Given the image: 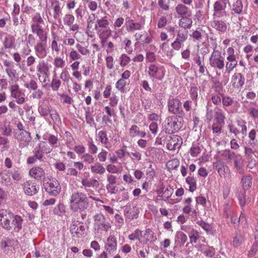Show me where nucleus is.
I'll use <instances>...</instances> for the list:
<instances>
[{"label": "nucleus", "instance_id": "aec40b11", "mask_svg": "<svg viewBox=\"0 0 258 258\" xmlns=\"http://www.w3.org/2000/svg\"><path fill=\"white\" fill-rule=\"evenodd\" d=\"M44 21L40 14L34 16L31 22V29L32 33L43 29Z\"/></svg>", "mask_w": 258, "mask_h": 258}, {"label": "nucleus", "instance_id": "de8ad7c7", "mask_svg": "<svg viewBox=\"0 0 258 258\" xmlns=\"http://www.w3.org/2000/svg\"><path fill=\"white\" fill-rule=\"evenodd\" d=\"M202 146H200L198 144H194L190 148L189 153L192 157H197L202 152Z\"/></svg>", "mask_w": 258, "mask_h": 258}, {"label": "nucleus", "instance_id": "3c124183", "mask_svg": "<svg viewBox=\"0 0 258 258\" xmlns=\"http://www.w3.org/2000/svg\"><path fill=\"white\" fill-rule=\"evenodd\" d=\"M52 148L46 142L41 141L38 144V149L44 154H48L52 151Z\"/></svg>", "mask_w": 258, "mask_h": 258}, {"label": "nucleus", "instance_id": "20e7f679", "mask_svg": "<svg viewBox=\"0 0 258 258\" xmlns=\"http://www.w3.org/2000/svg\"><path fill=\"white\" fill-rule=\"evenodd\" d=\"M230 5L228 0H218L215 2L213 5V18H225L229 16L227 11L228 6Z\"/></svg>", "mask_w": 258, "mask_h": 258}, {"label": "nucleus", "instance_id": "864d4df0", "mask_svg": "<svg viewBox=\"0 0 258 258\" xmlns=\"http://www.w3.org/2000/svg\"><path fill=\"white\" fill-rule=\"evenodd\" d=\"M188 236L191 243H196L200 237L199 232L193 228L188 232Z\"/></svg>", "mask_w": 258, "mask_h": 258}, {"label": "nucleus", "instance_id": "ea45409f", "mask_svg": "<svg viewBox=\"0 0 258 258\" xmlns=\"http://www.w3.org/2000/svg\"><path fill=\"white\" fill-rule=\"evenodd\" d=\"M189 17H182L178 21V25L184 30L190 29L192 25V20Z\"/></svg>", "mask_w": 258, "mask_h": 258}, {"label": "nucleus", "instance_id": "2eb2a0df", "mask_svg": "<svg viewBox=\"0 0 258 258\" xmlns=\"http://www.w3.org/2000/svg\"><path fill=\"white\" fill-rule=\"evenodd\" d=\"M157 239V236L152 229L146 228L144 231H142V244H153Z\"/></svg>", "mask_w": 258, "mask_h": 258}, {"label": "nucleus", "instance_id": "f257e3e1", "mask_svg": "<svg viewBox=\"0 0 258 258\" xmlns=\"http://www.w3.org/2000/svg\"><path fill=\"white\" fill-rule=\"evenodd\" d=\"M70 200L71 209L75 211H83L89 206L88 198L83 192L78 191L73 192Z\"/></svg>", "mask_w": 258, "mask_h": 258}, {"label": "nucleus", "instance_id": "bb28decb", "mask_svg": "<svg viewBox=\"0 0 258 258\" xmlns=\"http://www.w3.org/2000/svg\"><path fill=\"white\" fill-rule=\"evenodd\" d=\"M245 79L241 73H235L231 78L232 86L235 89L241 88L244 84Z\"/></svg>", "mask_w": 258, "mask_h": 258}, {"label": "nucleus", "instance_id": "cd10ccee", "mask_svg": "<svg viewBox=\"0 0 258 258\" xmlns=\"http://www.w3.org/2000/svg\"><path fill=\"white\" fill-rule=\"evenodd\" d=\"M29 175L38 180L43 179L45 177L44 170L39 166L32 168L29 171Z\"/></svg>", "mask_w": 258, "mask_h": 258}, {"label": "nucleus", "instance_id": "9b49d317", "mask_svg": "<svg viewBox=\"0 0 258 258\" xmlns=\"http://www.w3.org/2000/svg\"><path fill=\"white\" fill-rule=\"evenodd\" d=\"M167 106L169 112L174 114H178L183 116L184 114V111L181 108L180 100L173 97L169 98L167 102Z\"/></svg>", "mask_w": 258, "mask_h": 258}, {"label": "nucleus", "instance_id": "4468645a", "mask_svg": "<svg viewBox=\"0 0 258 258\" xmlns=\"http://www.w3.org/2000/svg\"><path fill=\"white\" fill-rule=\"evenodd\" d=\"M64 26L69 28L71 32H78L80 29V26L75 22V17L71 14H66L62 18Z\"/></svg>", "mask_w": 258, "mask_h": 258}, {"label": "nucleus", "instance_id": "0eeeda50", "mask_svg": "<svg viewBox=\"0 0 258 258\" xmlns=\"http://www.w3.org/2000/svg\"><path fill=\"white\" fill-rule=\"evenodd\" d=\"M235 123L236 125L232 123L227 125L229 133L233 134L235 137H237L240 133L243 136H245L247 131L246 121L243 119H238L236 120Z\"/></svg>", "mask_w": 258, "mask_h": 258}, {"label": "nucleus", "instance_id": "f8f14e48", "mask_svg": "<svg viewBox=\"0 0 258 258\" xmlns=\"http://www.w3.org/2000/svg\"><path fill=\"white\" fill-rule=\"evenodd\" d=\"M45 191L49 195L56 196L61 190V186L58 181L55 178L50 179L43 184Z\"/></svg>", "mask_w": 258, "mask_h": 258}, {"label": "nucleus", "instance_id": "f704fd0d", "mask_svg": "<svg viewBox=\"0 0 258 258\" xmlns=\"http://www.w3.org/2000/svg\"><path fill=\"white\" fill-rule=\"evenodd\" d=\"M42 138L44 140L47 141L52 148L57 147L59 141L57 136L46 133L43 135Z\"/></svg>", "mask_w": 258, "mask_h": 258}, {"label": "nucleus", "instance_id": "412c9836", "mask_svg": "<svg viewBox=\"0 0 258 258\" xmlns=\"http://www.w3.org/2000/svg\"><path fill=\"white\" fill-rule=\"evenodd\" d=\"M220 18H213L211 22V26L219 32L224 33L226 31L227 26L225 20H219Z\"/></svg>", "mask_w": 258, "mask_h": 258}, {"label": "nucleus", "instance_id": "6ab92c4d", "mask_svg": "<svg viewBox=\"0 0 258 258\" xmlns=\"http://www.w3.org/2000/svg\"><path fill=\"white\" fill-rule=\"evenodd\" d=\"M34 49L36 56L40 59L44 58L47 55V43L37 42Z\"/></svg>", "mask_w": 258, "mask_h": 258}, {"label": "nucleus", "instance_id": "423d86ee", "mask_svg": "<svg viewBox=\"0 0 258 258\" xmlns=\"http://www.w3.org/2000/svg\"><path fill=\"white\" fill-rule=\"evenodd\" d=\"M238 61L235 54V50L232 47L227 49V56L225 62V74H230L237 66Z\"/></svg>", "mask_w": 258, "mask_h": 258}, {"label": "nucleus", "instance_id": "393cba45", "mask_svg": "<svg viewBox=\"0 0 258 258\" xmlns=\"http://www.w3.org/2000/svg\"><path fill=\"white\" fill-rule=\"evenodd\" d=\"M37 71L43 75V80L42 83H45L47 79L49 77V68L48 63H46L44 60L39 62L37 66Z\"/></svg>", "mask_w": 258, "mask_h": 258}, {"label": "nucleus", "instance_id": "a19ab883", "mask_svg": "<svg viewBox=\"0 0 258 258\" xmlns=\"http://www.w3.org/2000/svg\"><path fill=\"white\" fill-rule=\"evenodd\" d=\"M142 237V231L139 229H136L132 233L128 235V239L131 241L138 240L141 244Z\"/></svg>", "mask_w": 258, "mask_h": 258}, {"label": "nucleus", "instance_id": "680f3d73", "mask_svg": "<svg viewBox=\"0 0 258 258\" xmlns=\"http://www.w3.org/2000/svg\"><path fill=\"white\" fill-rule=\"evenodd\" d=\"M243 10V4L241 0H237L232 5V11L236 14H241Z\"/></svg>", "mask_w": 258, "mask_h": 258}, {"label": "nucleus", "instance_id": "c85d7f7f", "mask_svg": "<svg viewBox=\"0 0 258 258\" xmlns=\"http://www.w3.org/2000/svg\"><path fill=\"white\" fill-rule=\"evenodd\" d=\"M234 167L236 171L240 174L244 173V159L239 154L234 156L233 158Z\"/></svg>", "mask_w": 258, "mask_h": 258}, {"label": "nucleus", "instance_id": "dca6fc26", "mask_svg": "<svg viewBox=\"0 0 258 258\" xmlns=\"http://www.w3.org/2000/svg\"><path fill=\"white\" fill-rule=\"evenodd\" d=\"M70 232L73 237H81L85 233V228L82 223L74 221L70 226Z\"/></svg>", "mask_w": 258, "mask_h": 258}, {"label": "nucleus", "instance_id": "13d9d810", "mask_svg": "<svg viewBox=\"0 0 258 258\" xmlns=\"http://www.w3.org/2000/svg\"><path fill=\"white\" fill-rule=\"evenodd\" d=\"M38 111L42 116H46L51 111L50 107L47 104H41L38 108Z\"/></svg>", "mask_w": 258, "mask_h": 258}, {"label": "nucleus", "instance_id": "473e14b6", "mask_svg": "<svg viewBox=\"0 0 258 258\" xmlns=\"http://www.w3.org/2000/svg\"><path fill=\"white\" fill-rule=\"evenodd\" d=\"M53 9V17L54 19H58L62 15V7L58 0H53L51 2Z\"/></svg>", "mask_w": 258, "mask_h": 258}, {"label": "nucleus", "instance_id": "774afa93", "mask_svg": "<svg viewBox=\"0 0 258 258\" xmlns=\"http://www.w3.org/2000/svg\"><path fill=\"white\" fill-rule=\"evenodd\" d=\"M128 84L127 81L123 79H119L115 83L116 88L122 93L125 92V87Z\"/></svg>", "mask_w": 258, "mask_h": 258}, {"label": "nucleus", "instance_id": "0e129e2a", "mask_svg": "<svg viewBox=\"0 0 258 258\" xmlns=\"http://www.w3.org/2000/svg\"><path fill=\"white\" fill-rule=\"evenodd\" d=\"M203 254L207 257H212L215 254V250L213 247L204 246L202 250Z\"/></svg>", "mask_w": 258, "mask_h": 258}, {"label": "nucleus", "instance_id": "a18cd8bd", "mask_svg": "<svg viewBox=\"0 0 258 258\" xmlns=\"http://www.w3.org/2000/svg\"><path fill=\"white\" fill-rule=\"evenodd\" d=\"M199 88L195 85H191L189 90V94L191 99L197 104Z\"/></svg>", "mask_w": 258, "mask_h": 258}, {"label": "nucleus", "instance_id": "e433bc0d", "mask_svg": "<svg viewBox=\"0 0 258 258\" xmlns=\"http://www.w3.org/2000/svg\"><path fill=\"white\" fill-rule=\"evenodd\" d=\"M61 81L57 77L56 70L53 69V76L50 85L52 90L53 91H58L61 86Z\"/></svg>", "mask_w": 258, "mask_h": 258}, {"label": "nucleus", "instance_id": "72a5a7b5", "mask_svg": "<svg viewBox=\"0 0 258 258\" xmlns=\"http://www.w3.org/2000/svg\"><path fill=\"white\" fill-rule=\"evenodd\" d=\"M108 19L109 16L107 15H105L100 19H98L95 25V30L97 31L109 27L108 26L110 23Z\"/></svg>", "mask_w": 258, "mask_h": 258}, {"label": "nucleus", "instance_id": "69168bd1", "mask_svg": "<svg viewBox=\"0 0 258 258\" xmlns=\"http://www.w3.org/2000/svg\"><path fill=\"white\" fill-rule=\"evenodd\" d=\"M223 124V123L216 121L214 122L212 126V130L213 133L215 134L216 136H219L222 132V126Z\"/></svg>", "mask_w": 258, "mask_h": 258}, {"label": "nucleus", "instance_id": "4c0bfd02", "mask_svg": "<svg viewBox=\"0 0 258 258\" xmlns=\"http://www.w3.org/2000/svg\"><path fill=\"white\" fill-rule=\"evenodd\" d=\"M175 11L180 16H187L190 17L191 15V11L184 4H178L175 8Z\"/></svg>", "mask_w": 258, "mask_h": 258}, {"label": "nucleus", "instance_id": "338daca9", "mask_svg": "<svg viewBox=\"0 0 258 258\" xmlns=\"http://www.w3.org/2000/svg\"><path fill=\"white\" fill-rule=\"evenodd\" d=\"M53 214L58 216H61L63 214L66 212V208L63 204H58L57 206H56L53 210Z\"/></svg>", "mask_w": 258, "mask_h": 258}, {"label": "nucleus", "instance_id": "f3484780", "mask_svg": "<svg viewBox=\"0 0 258 258\" xmlns=\"http://www.w3.org/2000/svg\"><path fill=\"white\" fill-rule=\"evenodd\" d=\"M117 239L114 235L110 234L104 244V249L109 254H113L117 250Z\"/></svg>", "mask_w": 258, "mask_h": 258}, {"label": "nucleus", "instance_id": "2f4dec72", "mask_svg": "<svg viewBox=\"0 0 258 258\" xmlns=\"http://www.w3.org/2000/svg\"><path fill=\"white\" fill-rule=\"evenodd\" d=\"M14 137L18 141L28 143L31 140L30 133L26 131L14 132Z\"/></svg>", "mask_w": 258, "mask_h": 258}, {"label": "nucleus", "instance_id": "e2e57ef3", "mask_svg": "<svg viewBox=\"0 0 258 258\" xmlns=\"http://www.w3.org/2000/svg\"><path fill=\"white\" fill-rule=\"evenodd\" d=\"M82 57L81 55L74 48H71L69 53V61L72 62L73 61L78 60Z\"/></svg>", "mask_w": 258, "mask_h": 258}, {"label": "nucleus", "instance_id": "4d7b16f0", "mask_svg": "<svg viewBox=\"0 0 258 258\" xmlns=\"http://www.w3.org/2000/svg\"><path fill=\"white\" fill-rule=\"evenodd\" d=\"M9 140L7 137L0 135V147H2L1 152L8 150L10 148Z\"/></svg>", "mask_w": 258, "mask_h": 258}, {"label": "nucleus", "instance_id": "37998d69", "mask_svg": "<svg viewBox=\"0 0 258 258\" xmlns=\"http://www.w3.org/2000/svg\"><path fill=\"white\" fill-rule=\"evenodd\" d=\"M11 96L16 99V102L18 104H22L25 102L26 100L25 97V94L21 90L13 93Z\"/></svg>", "mask_w": 258, "mask_h": 258}, {"label": "nucleus", "instance_id": "bf43d9fd", "mask_svg": "<svg viewBox=\"0 0 258 258\" xmlns=\"http://www.w3.org/2000/svg\"><path fill=\"white\" fill-rule=\"evenodd\" d=\"M186 182L189 185V190L194 192L197 189V181L196 179L191 176H188L186 178Z\"/></svg>", "mask_w": 258, "mask_h": 258}, {"label": "nucleus", "instance_id": "39448f33", "mask_svg": "<svg viewBox=\"0 0 258 258\" xmlns=\"http://www.w3.org/2000/svg\"><path fill=\"white\" fill-rule=\"evenodd\" d=\"M209 64L212 68L220 71L224 68V58L222 56L221 52L215 48L209 58Z\"/></svg>", "mask_w": 258, "mask_h": 258}, {"label": "nucleus", "instance_id": "a878e982", "mask_svg": "<svg viewBox=\"0 0 258 258\" xmlns=\"http://www.w3.org/2000/svg\"><path fill=\"white\" fill-rule=\"evenodd\" d=\"M81 184L85 189V191L89 193L93 192V191L91 190L89 188L97 186L98 185V181L95 179L83 177L81 180Z\"/></svg>", "mask_w": 258, "mask_h": 258}, {"label": "nucleus", "instance_id": "79ce46f5", "mask_svg": "<svg viewBox=\"0 0 258 258\" xmlns=\"http://www.w3.org/2000/svg\"><path fill=\"white\" fill-rule=\"evenodd\" d=\"M35 34L39 39L38 42L47 43L48 39V32L44 28L36 31L33 33Z\"/></svg>", "mask_w": 258, "mask_h": 258}, {"label": "nucleus", "instance_id": "09e8293b", "mask_svg": "<svg viewBox=\"0 0 258 258\" xmlns=\"http://www.w3.org/2000/svg\"><path fill=\"white\" fill-rule=\"evenodd\" d=\"M244 240V235L241 233H237L233 237V245L234 247H237L240 246Z\"/></svg>", "mask_w": 258, "mask_h": 258}, {"label": "nucleus", "instance_id": "1a4fd4ad", "mask_svg": "<svg viewBox=\"0 0 258 258\" xmlns=\"http://www.w3.org/2000/svg\"><path fill=\"white\" fill-rule=\"evenodd\" d=\"M94 228L98 232L101 230L107 232L110 229L111 224L106 221L104 216L101 214H96L94 216Z\"/></svg>", "mask_w": 258, "mask_h": 258}, {"label": "nucleus", "instance_id": "ddd939ff", "mask_svg": "<svg viewBox=\"0 0 258 258\" xmlns=\"http://www.w3.org/2000/svg\"><path fill=\"white\" fill-rule=\"evenodd\" d=\"M144 22H137L130 17H126L125 19V29L129 33L141 30L144 28Z\"/></svg>", "mask_w": 258, "mask_h": 258}, {"label": "nucleus", "instance_id": "a211bd4d", "mask_svg": "<svg viewBox=\"0 0 258 258\" xmlns=\"http://www.w3.org/2000/svg\"><path fill=\"white\" fill-rule=\"evenodd\" d=\"M170 139L168 140L167 148L169 150H175L180 147L182 143V138L177 135H173L170 136Z\"/></svg>", "mask_w": 258, "mask_h": 258}, {"label": "nucleus", "instance_id": "49530a36", "mask_svg": "<svg viewBox=\"0 0 258 258\" xmlns=\"http://www.w3.org/2000/svg\"><path fill=\"white\" fill-rule=\"evenodd\" d=\"M2 182L7 186L12 184V182L10 177V170H4L1 173Z\"/></svg>", "mask_w": 258, "mask_h": 258}, {"label": "nucleus", "instance_id": "5fc2aeb1", "mask_svg": "<svg viewBox=\"0 0 258 258\" xmlns=\"http://www.w3.org/2000/svg\"><path fill=\"white\" fill-rule=\"evenodd\" d=\"M187 240V237L185 234L181 231H177L175 236V241L176 242H180L183 245Z\"/></svg>", "mask_w": 258, "mask_h": 258}, {"label": "nucleus", "instance_id": "9d476101", "mask_svg": "<svg viewBox=\"0 0 258 258\" xmlns=\"http://www.w3.org/2000/svg\"><path fill=\"white\" fill-rule=\"evenodd\" d=\"M0 225L5 230L10 231L12 229L11 223L14 214L6 209L0 210Z\"/></svg>", "mask_w": 258, "mask_h": 258}, {"label": "nucleus", "instance_id": "c9c22d12", "mask_svg": "<svg viewBox=\"0 0 258 258\" xmlns=\"http://www.w3.org/2000/svg\"><path fill=\"white\" fill-rule=\"evenodd\" d=\"M89 169L94 174L103 175L105 172V168L100 162H96L90 165Z\"/></svg>", "mask_w": 258, "mask_h": 258}, {"label": "nucleus", "instance_id": "b1692460", "mask_svg": "<svg viewBox=\"0 0 258 258\" xmlns=\"http://www.w3.org/2000/svg\"><path fill=\"white\" fill-rule=\"evenodd\" d=\"M97 34L101 40L102 46H104L108 38H109L112 33V31L109 27L102 29L96 31Z\"/></svg>", "mask_w": 258, "mask_h": 258}, {"label": "nucleus", "instance_id": "5701e85b", "mask_svg": "<svg viewBox=\"0 0 258 258\" xmlns=\"http://www.w3.org/2000/svg\"><path fill=\"white\" fill-rule=\"evenodd\" d=\"M24 191L28 196H33L36 194L39 187L36 186L35 183L32 181H27L23 184Z\"/></svg>", "mask_w": 258, "mask_h": 258}, {"label": "nucleus", "instance_id": "7c9ffc66", "mask_svg": "<svg viewBox=\"0 0 258 258\" xmlns=\"http://www.w3.org/2000/svg\"><path fill=\"white\" fill-rule=\"evenodd\" d=\"M18 241L14 238L5 237L1 242V248L4 251H8L10 247H13L18 244Z\"/></svg>", "mask_w": 258, "mask_h": 258}, {"label": "nucleus", "instance_id": "6e6552de", "mask_svg": "<svg viewBox=\"0 0 258 258\" xmlns=\"http://www.w3.org/2000/svg\"><path fill=\"white\" fill-rule=\"evenodd\" d=\"M165 73L164 68L159 64H151L148 67V74L153 79L161 81L164 77Z\"/></svg>", "mask_w": 258, "mask_h": 258}, {"label": "nucleus", "instance_id": "052dcab7", "mask_svg": "<svg viewBox=\"0 0 258 258\" xmlns=\"http://www.w3.org/2000/svg\"><path fill=\"white\" fill-rule=\"evenodd\" d=\"M53 64L54 67V69L56 70V68H63L66 66V61L62 58L56 56L53 59Z\"/></svg>", "mask_w": 258, "mask_h": 258}, {"label": "nucleus", "instance_id": "8fccbe9b", "mask_svg": "<svg viewBox=\"0 0 258 258\" xmlns=\"http://www.w3.org/2000/svg\"><path fill=\"white\" fill-rule=\"evenodd\" d=\"M225 115L220 108H216L215 110V119L216 122L225 123Z\"/></svg>", "mask_w": 258, "mask_h": 258}, {"label": "nucleus", "instance_id": "6e6d98bb", "mask_svg": "<svg viewBox=\"0 0 258 258\" xmlns=\"http://www.w3.org/2000/svg\"><path fill=\"white\" fill-rule=\"evenodd\" d=\"M83 162L92 165L95 161V157L89 153H85L81 156Z\"/></svg>", "mask_w": 258, "mask_h": 258}, {"label": "nucleus", "instance_id": "7ed1b4c3", "mask_svg": "<svg viewBox=\"0 0 258 258\" xmlns=\"http://www.w3.org/2000/svg\"><path fill=\"white\" fill-rule=\"evenodd\" d=\"M182 116L173 115L165 119L164 131L170 134L177 132L182 126Z\"/></svg>", "mask_w": 258, "mask_h": 258}, {"label": "nucleus", "instance_id": "4be33fe9", "mask_svg": "<svg viewBox=\"0 0 258 258\" xmlns=\"http://www.w3.org/2000/svg\"><path fill=\"white\" fill-rule=\"evenodd\" d=\"M192 201L191 198H188L184 201V206L182 209V211L184 214L191 216L192 218H196L197 216V211L196 209H194L192 208L191 205Z\"/></svg>", "mask_w": 258, "mask_h": 258}, {"label": "nucleus", "instance_id": "58836bf2", "mask_svg": "<svg viewBox=\"0 0 258 258\" xmlns=\"http://www.w3.org/2000/svg\"><path fill=\"white\" fill-rule=\"evenodd\" d=\"M3 45L5 49H11L15 46V38L14 36L7 34L3 41Z\"/></svg>", "mask_w": 258, "mask_h": 258}, {"label": "nucleus", "instance_id": "c03bdc74", "mask_svg": "<svg viewBox=\"0 0 258 258\" xmlns=\"http://www.w3.org/2000/svg\"><path fill=\"white\" fill-rule=\"evenodd\" d=\"M5 72L10 81L13 83L16 82L19 79L18 74L14 68L12 69L6 68Z\"/></svg>", "mask_w": 258, "mask_h": 258}, {"label": "nucleus", "instance_id": "f03ea898", "mask_svg": "<svg viewBox=\"0 0 258 258\" xmlns=\"http://www.w3.org/2000/svg\"><path fill=\"white\" fill-rule=\"evenodd\" d=\"M252 177L251 175H246L242 177L240 184L242 188L236 194L240 206L243 208L246 204V191L250 189L252 185Z\"/></svg>", "mask_w": 258, "mask_h": 258}, {"label": "nucleus", "instance_id": "603ef678", "mask_svg": "<svg viewBox=\"0 0 258 258\" xmlns=\"http://www.w3.org/2000/svg\"><path fill=\"white\" fill-rule=\"evenodd\" d=\"M96 137L97 140H98L101 144L105 145L106 148H108L107 145L108 143V140L105 132L103 131L99 132Z\"/></svg>", "mask_w": 258, "mask_h": 258}, {"label": "nucleus", "instance_id": "c756f323", "mask_svg": "<svg viewBox=\"0 0 258 258\" xmlns=\"http://www.w3.org/2000/svg\"><path fill=\"white\" fill-rule=\"evenodd\" d=\"M12 221L11 223L12 229H13V231L12 233L15 232H19L22 228V223L23 219L19 215H14L13 217Z\"/></svg>", "mask_w": 258, "mask_h": 258}]
</instances>
